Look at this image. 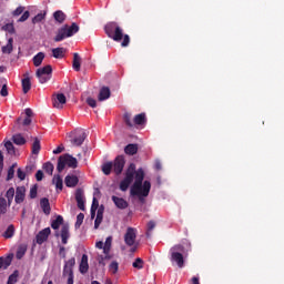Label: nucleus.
Instances as JSON below:
<instances>
[{"label": "nucleus", "mask_w": 284, "mask_h": 284, "mask_svg": "<svg viewBox=\"0 0 284 284\" xmlns=\"http://www.w3.org/2000/svg\"><path fill=\"white\" fill-rule=\"evenodd\" d=\"M12 141L16 145H26V138L21 134L13 135Z\"/></svg>", "instance_id": "39"}, {"label": "nucleus", "mask_w": 284, "mask_h": 284, "mask_svg": "<svg viewBox=\"0 0 284 284\" xmlns=\"http://www.w3.org/2000/svg\"><path fill=\"white\" fill-rule=\"evenodd\" d=\"M14 201L18 205H21L26 201V186H18L16 189Z\"/></svg>", "instance_id": "14"}, {"label": "nucleus", "mask_w": 284, "mask_h": 284, "mask_svg": "<svg viewBox=\"0 0 284 284\" xmlns=\"http://www.w3.org/2000/svg\"><path fill=\"white\" fill-rule=\"evenodd\" d=\"M36 180L37 181H43V171H41V170L37 171Z\"/></svg>", "instance_id": "62"}, {"label": "nucleus", "mask_w": 284, "mask_h": 284, "mask_svg": "<svg viewBox=\"0 0 284 284\" xmlns=\"http://www.w3.org/2000/svg\"><path fill=\"white\" fill-rule=\"evenodd\" d=\"M39 187L36 185H33L31 189H30V193H29V196L30 199H37V192H38Z\"/></svg>", "instance_id": "53"}, {"label": "nucleus", "mask_w": 284, "mask_h": 284, "mask_svg": "<svg viewBox=\"0 0 284 284\" xmlns=\"http://www.w3.org/2000/svg\"><path fill=\"white\" fill-rule=\"evenodd\" d=\"M37 79H39V83H48V81H50V79H52V75H48V74H40V75H36Z\"/></svg>", "instance_id": "50"}, {"label": "nucleus", "mask_w": 284, "mask_h": 284, "mask_svg": "<svg viewBox=\"0 0 284 284\" xmlns=\"http://www.w3.org/2000/svg\"><path fill=\"white\" fill-rule=\"evenodd\" d=\"M87 103L88 105H90V108H97V100H94L93 98H88Z\"/></svg>", "instance_id": "59"}, {"label": "nucleus", "mask_w": 284, "mask_h": 284, "mask_svg": "<svg viewBox=\"0 0 284 284\" xmlns=\"http://www.w3.org/2000/svg\"><path fill=\"white\" fill-rule=\"evenodd\" d=\"M51 227L52 230H59L61 227L60 233L59 231L55 232V236L57 239L61 236L62 245H68V240L70 239V224H64L63 217L61 215H57L55 220L51 221Z\"/></svg>", "instance_id": "2"}, {"label": "nucleus", "mask_w": 284, "mask_h": 284, "mask_svg": "<svg viewBox=\"0 0 284 284\" xmlns=\"http://www.w3.org/2000/svg\"><path fill=\"white\" fill-rule=\"evenodd\" d=\"M109 272H111V274H116V272H119V262H111V264L109 265Z\"/></svg>", "instance_id": "45"}, {"label": "nucleus", "mask_w": 284, "mask_h": 284, "mask_svg": "<svg viewBox=\"0 0 284 284\" xmlns=\"http://www.w3.org/2000/svg\"><path fill=\"white\" fill-rule=\"evenodd\" d=\"M77 32H79V24H77L75 22H73L71 26L64 24L62 28L58 29L53 41L55 43H59L61 41H64V39H69V37H74Z\"/></svg>", "instance_id": "3"}, {"label": "nucleus", "mask_w": 284, "mask_h": 284, "mask_svg": "<svg viewBox=\"0 0 284 284\" xmlns=\"http://www.w3.org/2000/svg\"><path fill=\"white\" fill-rule=\"evenodd\" d=\"M0 95L1 97H8V84H3L1 90H0Z\"/></svg>", "instance_id": "60"}, {"label": "nucleus", "mask_w": 284, "mask_h": 284, "mask_svg": "<svg viewBox=\"0 0 284 284\" xmlns=\"http://www.w3.org/2000/svg\"><path fill=\"white\" fill-rule=\"evenodd\" d=\"M83 219H85V215L83 213H79L77 216L75 230H79V227L83 225Z\"/></svg>", "instance_id": "47"}, {"label": "nucleus", "mask_w": 284, "mask_h": 284, "mask_svg": "<svg viewBox=\"0 0 284 284\" xmlns=\"http://www.w3.org/2000/svg\"><path fill=\"white\" fill-rule=\"evenodd\" d=\"M130 185H132V183L128 182L125 179H123L120 182V190H121V192H128V187H130Z\"/></svg>", "instance_id": "48"}, {"label": "nucleus", "mask_w": 284, "mask_h": 284, "mask_svg": "<svg viewBox=\"0 0 284 284\" xmlns=\"http://www.w3.org/2000/svg\"><path fill=\"white\" fill-rule=\"evenodd\" d=\"M91 210H99V200L97 197H93Z\"/></svg>", "instance_id": "61"}, {"label": "nucleus", "mask_w": 284, "mask_h": 284, "mask_svg": "<svg viewBox=\"0 0 284 284\" xmlns=\"http://www.w3.org/2000/svg\"><path fill=\"white\" fill-rule=\"evenodd\" d=\"M124 152L129 156H134V154H136V152H139V144H128L124 148Z\"/></svg>", "instance_id": "28"}, {"label": "nucleus", "mask_w": 284, "mask_h": 284, "mask_svg": "<svg viewBox=\"0 0 284 284\" xmlns=\"http://www.w3.org/2000/svg\"><path fill=\"white\" fill-rule=\"evenodd\" d=\"M63 150H65V148H63L62 145L58 146L55 150H53V154H61V152H63Z\"/></svg>", "instance_id": "63"}, {"label": "nucleus", "mask_w": 284, "mask_h": 284, "mask_svg": "<svg viewBox=\"0 0 284 284\" xmlns=\"http://www.w3.org/2000/svg\"><path fill=\"white\" fill-rule=\"evenodd\" d=\"M75 201L78 203L79 210H81L82 212H85V200L83 196V190L78 189L75 191Z\"/></svg>", "instance_id": "15"}, {"label": "nucleus", "mask_w": 284, "mask_h": 284, "mask_svg": "<svg viewBox=\"0 0 284 284\" xmlns=\"http://www.w3.org/2000/svg\"><path fill=\"white\" fill-rule=\"evenodd\" d=\"M88 270H90V264H88V255L83 254L79 266L80 274H88Z\"/></svg>", "instance_id": "21"}, {"label": "nucleus", "mask_w": 284, "mask_h": 284, "mask_svg": "<svg viewBox=\"0 0 284 284\" xmlns=\"http://www.w3.org/2000/svg\"><path fill=\"white\" fill-rule=\"evenodd\" d=\"M73 70H75V72H80L81 71V57L79 55V53H73Z\"/></svg>", "instance_id": "30"}, {"label": "nucleus", "mask_w": 284, "mask_h": 284, "mask_svg": "<svg viewBox=\"0 0 284 284\" xmlns=\"http://www.w3.org/2000/svg\"><path fill=\"white\" fill-rule=\"evenodd\" d=\"M3 239H12L14 236V226L10 224L2 234Z\"/></svg>", "instance_id": "37"}, {"label": "nucleus", "mask_w": 284, "mask_h": 284, "mask_svg": "<svg viewBox=\"0 0 284 284\" xmlns=\"http://www.w3.org/2000/svg\"><path fill=\"white\" fill-rule=\"evenodd\" d=\"M74 265H77L74 257H71L64 264L62 276H68L67 284H74Z\"/></svg>", "instance_id": "6"}, {"label": "nucleus", "mask_w": 284, "mask_h": 284, "mask_svg": "<svg viewBox=\"0 0 284 284\" xmlns=\"http://www.w3.org/2000/svg\"><path fill=\"white\" fill-rule=\"evenodd\" d=\"M6 199L8 200V205L10 207V205H12V201H14V187H10L6 192Z\"/></svg>", "instance_id": "40"}, {"label": "nucleus", "mask_w": 284, "mask_h": 284, "mask_svg": "<svg viewBox=\"0 0 284 284\" xmlns=\"http://www.w3.org/2000/svg\"><path fill=\"white\" fill-rule=\"evenodd\" d=\"M45 19V13H38L33 19H32V23L37 24V23H41V21Z\"/></svg>", "instance_id": "51"}, {"label": "nucleus", "mask_w": 284, "mask_h": 284, "mask_svg": "<svg viewBox=\"0 0 284 284\" xmlns=\"http://www.w3.org/2000/svg\"><path fill=\"white\" fill-rule=\"evenodd\" d=\"M52 183L53 185H55V189L58 192H62L63 191V179L61 178V175H54L52 179Z\"/></svg>", "instance_id": "27"}, {"label": "nucleus", "mask_w": 284, "mask_h": 284, "mask_svg": "<svg viewBox=\"0 0 284 284\" xmlns=\"http://www.w3.org/2000/svg\"><path fill=\"white\" fill-rule=\"evenodd\" d=\"M156 227V223L154 221H150L148 223V231H146V236L150 237V232Z\"/></svg>", "instance_id": "54"}, {"label": "nucleus", "mask_w": 284, "mask_h": 284, "mask_svg": "<svg viewBox=\"0 0 284 284\" xmlns=\"http://www.w3.org/2000/svg\"><path fill=\"white\" fill-rule=\"evenodd\" d=\"M135 170L136 165L134 163H131L125 172L124 181L132 183V181H134Z\"/></svg>", "instance_id": "17"}, {"label": "nucleus", "mask_w": 284, "mask_h": 284, "mask_svg": "<svg viewBox=\"0 0 284 284\" xmlns=\"http://www.w3.org/2000/svg\"><path fill=\"white\" fill-rule=\"evenodd\" d=\"M17 168V163L12 164L9 170H8V174H7V181H12V179H14V169Z\"/></svg>", "instance_id": "44"}, {"label": "nucleus", "mask_w": 284, "mask_h": 284, "mask_svg": "<svg viewBox=\"0 0 284 284\" xmlns=\"http://www.w3.org/2000/svg\"><path fill=\"white\" fill-rule=\"evenodd\" d=\"M111 201H113L118 210H128L129 203L125 201V199L113 195L111 196Z\"/></svg>", "instance_id": "16"}, {"label": "nucleus", "mask_w": 284, "mask_h": 284, "mask_svg": "<svg viewBox=\"0 0 284 284\" xmlns=\"http://www.w3.org/2000/svg\"><path fill=\"white\" fill-rule=\"evenodd\" d=\"M34 170H37V166L34 164H29L26 166V174H32V172H34Z\"/></svg>", "instance_id": "58"}, {"label": "nucleus", "mask_w": 284, "mask_h": 284, "mask_svg": "<svg viewBox=\"0 0 284 284\" xmlns=\"http://www.w3.org/2000/svg\"><path fill=\"white\" fill-rule=\"evenodd\" d=\"M41 74H47L49 77H52V65L47 64L43 68H39L36 72V77H41Z\"/></svg>", "instance_id": "26"}, {"label": "nucleus", "mask_w": 284, "mask_h": 284, "mask_svg": "<svg viewBox=\"0 0 284 284\" xmlns=\"http://www.w3.org/2000/svg\"><path fill=\"white\" fill-rule=\"evenodd\" d=\"M72 145L80 148L83 145L85 139H88V134L83 130H78L75 133L70 134Z\"/></svg>", "instance_id": "8"}, {"label": "nucleus", "mask_w": 284, "mask_h": 284, "mask_svg": "<svg viewBox=\"0 0 284 284\" xmlns=\"http://www.w3.org/2000/svg\"><path fill=\"white\" fill-rule=\"evenodd\" d=\"M64 183L67 187H77L79 185V178L77 175H67Z\"/></svg>", "instance_id": "19"}, {"label": "nucleus", "mask_w": 284, "mask_h": 284, "mask_svg": "<svg viewBox=\"0 0 284 284\" xmlns=\"http://www.w3.org/2000/svg\"><path fill=\"white\" fill-rule=\"evenodd\" d=\"M26 10L24 7H18L13 12H12V16L13 17H19L21 14H23V11Z\"/></svg>", "instance_id": "57"}, {"label": "nucleus", "mask_w": 284, "mask_h": 284, "mask_svg": "<svg viewBox=\"0 0 284 284\" xmlns=\"http://www.w3.org/2000/svg\"><path fill=\"white\" fill-rule=\"evenodd\" d=\"M148 123V118H145V113H139L133 119V125H145Z\"/></svg>", "instance_id": "25"}, {"label": "nucleus", "mask_w": 284, "mask_h": 284, "mask_svg": "<svg viewBox=\"0 0 284 284\" xmlns=\"http://www.w3.org/2000/svg\"><path fill=\"white\" fill-rule=\"evenodd\" d=\"M45 59V53L43 52H39L38 54H36L33 57V65L36 68H39V65H41L43 63V60Z\"/></svg>", "instance_id": "31"}, {"label": "nucleus", "mask_w": 284, "mask_h": 284, "mask_svg": "<svg viewBox=\"0 0 284 284\" xmlns=\"http://www.w3.org/2000/svg\"><path fill=\"white\" fill-rule=\"evenodd\" d=\"M124 243L128 247H134L136 245V229L128 227L124 234Z\"/></svg>", "instance_id": "9"}, {"label": "nucleus", "mask_w": 284, "mask_h": 284, "mask_svg": "<svg viewBox=\"0 0 284 284\" xmlns=\"http://www.w3.org/2000/svg\"><path fill=\"white\" fill-rule=\"evenodd\" d=\"M28 19H30V11H24L18 21L23 23L24 21H28Z\"/></svg>", "instance_id": "56"}, {"label": "nucleus", "mask_w": 284, "mask_h": 284, "mask_svg": "<svg viewBox=\"0 0 284 284\" xmlns=\"http://www.w3.org/2000/svg\"><path fill=\"white\" fill-rule=\"evenodd\" d=\"M111 91L110 88L108 87H102L100 89L99 95H98V101H108V99L111 97Z\"/></svg>", "instance_id": "20"}, {"label": "nucleus", "mask_w": 284, "mask_h": 284, "mask_svg": "<svg viewBox=\"0 0 284 284\" xmlns=\"http://www.w3.org/2000/svg\"><path fill=\"white\" fill-rule=\"evenodd\" d=\"M113 163V172L119 176L123 172V169L125 168V156L123 155H118Z\"/></svg>", "instance_id": "11"}, {"label": "nucleus", "mask_w": 284, "mask_h": 284, "mask_svg": "<svg viewBox=\"0 0 284 284\" xmlns=\"http://www.w3.org/2000/svg\"><path fill=\"white\" fill-rule=\"evenodd\" d=\"M26 252H28V246L26 245H20L17 250L16 257L21 261L23 256H26Z\"/></svg>", "instance_id": "34"}, {"label": "nucleus", "mask_w": 284, "mask_h": 284, "mask_svg": "<svg viewBox=\"0 0 284 284\" xmlns=\"http://www.w3.org/2000/svg\"><path fill=\"white\" fill-rule=\"evenodd\" d=\"M40 206H41L43 213L47 216H50V212H52V209L50 207V200H48V197H42L40 200Z\"/></svg>", "instance_id": "22"}, {"label": "nucleus", "mask_w": 284, "mask_h": 284, "mask_svg": "<svg viewBox=\"0 0 284 284\" xmlns=\"http://www.w3.org/2000/svg\"><path fill=\"white\" fill-rule=\"evenodd\" d=\"M65 52H67L65 48H61V47L54 48L52 49V57L54 59H63L65 57Z\"/></svg>", "instance_id": "29"}, {"label": "nucleus", "mask_w": 284, "mask_h": 284, "mask_svg": "<svg viewBox=\"0 0 284 284\" xmlns=\"http://www.w3.org/2000/svg\"><path fill=\"white\" fill-rule=\"evenodd\" d=\"M112 170H113L112 162H106V163L102 164V172H103V174H105V176H110V174H112Z\"/></svg>", "instance_id": "33"}, {"label": "nucleus", "mask_w": 284, "mask_h": 284, "mask_svg": "<svg viewBox=\"0 0 284 284\" xmlns=\"http://www.w3.org/2000/svg\"><path fill=\"white\" fill-rule=\"evenodd\" d=\"M41 152V141L39 138H34L33 144H32V154H39Z\"/></svg>", "instance_id": "36"}, {"label": "nucleus", "mask_w": 284, "mask_h": 284, "mask_svg": "<svg viewBox=\"0 0 284 284\" xmlns=\"http://www.w3.org/2000/svg\"><path fill=\"white\" fill-rule=\"evenodd\" d=\"M154 168H155V170H158V171L162 170L163 166H162V164H161V161L156 160L155 163H154Z\"/></svg>", "instance_id": "64"}, {"label": "nucleus", "mask_w": 284, "mask_h": 284, "mask_svg": "<svg viewBox=\"0 0 284 284\" xmlns=\"http://www.w3.org/2000/svg\"><path fill=\"white\" fill-rule=\"evenodd\" d=\"M110 245H104V247L102 248L103 250V253L105 254V256L103 255H100L99 256V264L100 265H103V267H105V261H110L112 258V256H110Z\"/></svg>", "instance_id": "18"}, {"label": "nucleus", "mask_w": 284, "mask_h": 284, "mask_svg": "<svg viewBox=\"0 0 284 284\" xmlns=\"http://www.w3.org/2000/svg\"><path fill=\"white\" fill-rule=\"evenodd\" d=\"M135 181L133 185L131 186V194H141V190H143V180L145 179V172H143V169H139L134 173Z\"/></svg>", "instance_id": "7"}, {"label": "nucleus", "mask_w": 284, "mask_h": 284, "mask_svg": "<svg viewBox=\"0 0 284 284\" xmlns=\"http://www.w3.org/2000/svg\"><path fill=\"white\" fill-rule=\"evenodd\" d=\"M123 121H124L125 125H128V128H134V122H132V114L124 113Z\"/></svg>", "instance_id": "42"}, {"label": "nucleus", "mask_w": 284, "mask_h": 284, "mask_svg": "<svg viewBox=\"0 0 284 284\" xmlns=\"http://www.w3.org/2000/svg\"><path fill=\"white\" fill-rule=\"evenodd\" d=\"M4 148H6L7 152H8V154H16L14 144H12V142L7 141L4 143Z\"/></svg>", "instance_id": "46"}, {"label": "nucleus", "mask_w": 284, "mask_h": 284, "mask_svg": "<svg viewBox=\"0 0 284 284\" xmlns=\"http://www.w3.org/2000/svg\"><path fill=\"white\" fill-rule=\"evenodd\" d=\"M52 103H53V108H57V110H63V105H65V103H68V99L65 98V94L58 93L53 98Z\"/></svg>", "instance_id": "12"}, {"label": "nucleus", "mask_w": 284, "mask_h": 284, "mask_svg": "<svg viewBox=\"0 0 284 284\" xmlns=\"http://www.w3.org/2000/svg\"><path fill=\"white\" fill-rule=\"evenodd\" d=\"M51 233L52 231L50 230V227H45L40 231L36 236L38 245H43V243L48 241V236H50Z\"/></svg>", "instance_id": "13"}, {"label": "nucleus", "mask_w": 284, "mask_h": 284, "mask_svg": "<svg viewBox=\"0 0 284 284\" xmlns=\"http://www.w3.org/2000/svg\"><path fill=\"white\" fill-rule=\"evenodd\" d=\"M12 43H14V39L9 38L7 45L2 47L3 54H12V50H13Z\"/></svg>", "instance_id": "32"}, {"label": "nucleus", "mask_w": 284, "mask_h": 284, "mask_svg": "<svg viewBox=\"0 0 284 284\" xmlns=\"http://www.w3.org/2000/svg\"><path fill=\"white\" fill-rule=\"evenodd\" d=\"M150 190H152V183L150 181L143 182V189L140 190V194H131V196L139 197L140 203H145V197L150 195Z\"/></svg>", "instance_id": "10"}, {"label": "nucleus", "mask_w": 284, "mask_h": 284, "mask_svg": "<svg viewBox=\"0 0 284 284\" xmlns=\"http://www.w3.org/2000/svg\"><path fill=\"white\" fill-rule=\"evenodd\" d=\"M24 79H22V92L23 94H28L29 90H32V82L30 81V77L28 73L24 74Z\"/></svg>", "instance_id": "24"}, {"label": "nucleus", "mask_w": 284, "mask_h": 284, "mask_svg": "<svg viewBox=\"0 0 284 284\" xmlns=\"http://www.w3.org/2000/svg\"><path fill=\"white\" fill-rule=\"evenodd\" d=\"M53 19H55L58 23H63V21H65V13L61 10H58L53 13Z\"/></svg>", "instance_id": "38"}, {"label": "nucleus", "mask_w": 284, "mask_h": 284, "mask_svg": "<svg viewBox=\"0 0 284 284\" xmlns=\"http://www.w3.org/2000/svg\"><path fill=\"white\" fill-rule=\"evenodd\" d=\"M6 212H8V201H6V197L0 196V216Z\"/></svg>", "instance_id": "41"}, {"label": "nucleus", "mask_w": 284, "mask_h": 284, "mask_svg": "<svg viewBox=\"0 0 284 284\" xmlns=\"http://www.w3.org/2000/svg\"><path fill=\"white\" fill-rule=\"evenodd\" d=\"M104 32L113 41H122V48L130 45V36L123 34V28L118 22H108L104 27Z\"/></svg>", "instance_id": "1"}, {"label": "nucleus", "mask_w": 284, "mask_h": 284, "mask_svg": "<svg viewBox=\"0 0 284 284\" xmlns=\"http://www.w3.org/2000/svg\"><path fill=\"white\" fill-rule=\"evenodd\" d=\"M143 258H141V257H138V258H135V261L133 262V267L135 268V270H143Z\"/></svg>", "instance_id": "49"}, {"label": "nucleus", "mask_w": 284, "mask_h": 284, "mask_svg": "<svg viewBox=\"0 0 284 284\" xmlns=\"http://www.w3.org/2000/svg\"><path fill=\"white\" fill-rule=\"evenodd\" d=\"M103 212H104L103 206H100L98 209L97 217L94 221V230H99V226L101 225V223H103Z\"/></svg>", "instance_id": "23"}, {"label": "nucleus", "mask_w": 284, "mask_h": 284, "mask_svg": "<svg viewBox=\"0 0 284 284\" xmlns=\"http://www.w3.org/2000/svg\"><path fill=\"white\" fill-rule=\"evenodd\" d=\"M171 262L175 263L178 267L183 268L185 267V258L183 254H185V246L181 244H176L171 247Z\"/></svg>", "instance_id": "4"}, {"label": "nucleus", "mask_w": 284, "mask_h": 284, "mask_svg": "<svg viewBox=\"0 0 284 284\" xmlns=\"http://www.w3.org/2000/svg\"><path fill=\"white\" fill-rule=\"evenodd\" d=\"M26 174H28V173H26V171H23V170H21V169H18V171H17V176H18V179H19L20 181H26Z\"/></svg>", "instance_id": "55"}, {"label": "nucleus", "mask_w": 284, "mask_h": 284, "mask_svg": "<svg viewBox=\"0 0 284 284\" xmlns=\"http://www.w3.org/2000/svg\"><path fill=\"white\" fill-rule=\"evenodd\" d=\"M2 30H4V32H9V34H14V26L12 23L4 24Z\"/></svg>", "instance_id": "52"}, {"label": "nucleus", "mask_w": 284, "mask_h": 284, "mask_svg": "<svg viewBox=\"0 0 284 284\" xmlns=\"http://www.w3.org/2000/svg\"><path fill=\"white\" fill-rule=\"evenodd\" d=\"M42 170H44V172L47 174H49V176H52L53 172H54V164H52V162H45L42 165Z\"/></svg>", "instance_id": "35"}, {"label": "nucleus", "mask_w": 284, "mask_h": 284, "mask_svg": "<svg viewBox=\"0 0 284 284\" xmlns=\"http://www.w3.org/2000/svg\"><path fill=\"white\" fill-rule=\"evenodd\" d=\"M71 168L72 170H77L79 168V161L77 158L70 155V154H63L60 155L58 159V172H61L62 170H65V166Z\"/></svg>", "instance_id": "5"}, {"label": "nucleus", "mask_w": 284, "mask_h": 284, "mask_svg": "<svg viewBox=\"0 0 284 284\" xmlns=\"http://www.w3.org/2000/svg\"><path fill=\"white\" fill-rule=\"evenodd\" d=\"M17 278H19V271H14L7 281V284H14L17 283Z\"/></svg>", "instance_id": "43"}]
</instances>
